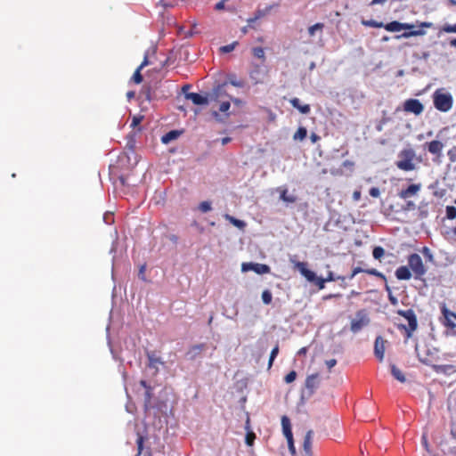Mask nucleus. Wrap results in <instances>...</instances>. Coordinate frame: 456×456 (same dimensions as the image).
Returning a JSON list of instances; mask_svg holds the SVG:
<instances>
[{"instance_id": "obj_1", "label": "nucleus", "mask_w": 456, "mask_h": 456, "mask_svg": "<svg viewBox=\"0 0 456 456\" xmlns=\"http://www.w3.org/2000/svg\"><path fill=\"white\" fill-rule=\"evenodd\" d=\"M362 24L365 27L370 28H384L387 31L389 32H399L401 30H406L402 35L395 36V37L396 39L424 36L426 34V31L423 28H430L433 27V24L428 21L420 22L419 25V29H414V24L402 23L397 20H393L391 22L384 24L383 22L377 21L374 20H362Z\"/></svg>"}, {"instance_id": "obj_2", "label": "nucleus", "mask_w": 456, "mask_h": 456, "mask_svg": "<svg viewBox=\"0 0 456 456\" xmlns=\"http://www.w3.org/2000/svg\"><path fill=\"white\" fill-rule=\"evenodd\" d=\"M396 313L398 315L403 316L408 322V325H397L398 330L404 331V342L406 343L412 337L414 331H416L418 329L417 316L412 309L398 310Z\"/></svg>"}, {"instance_id": "obj_3", "label": "nucleus", "mask_w": 456, "mask_h": 456, "mask_svg": "<svg viewBox=\"0 0 456 456\" xmlns=\"http://www.w3.org/2000/svg\"><path fill=\"white\" fill-rule=\"evenodd\" d=\"M399 159L395 162L397 168L403 171H412L416 168L414 159L416 158L415 151L411 148L402 150L398 154Z\"/></svg>"}, {"instance_id": "obj_4", "label": "nucleus", "mask_w": 456, "mask_h": 456, "mask_svg": "<svg viewBox=\"0 0 456 456\" xmlns=\"http://www.w3.org/2000/svg\"><path fill=\"white\" fill-rule=\"evenodd\" d=\"M433 102L436 110L447 112L452 108L453 98L449 93L438 89L433 94Z\"/></svg>"}, {"instance_id": "obj_5", "label": "nucleus", "mask_w": 456, "mask_h": 456, "mask_svg": "<svg viewBox=\"0 0 456 456\" xmlns=\"http://www.w3.org/2000/svg\"><path fill=\"white\" fill-rule=\"evenodd\" d=\"M294 266L308 281L314 282L319 289H324L326 281L322 277H318L315 273L309 270L307 268V263L297 261L295 262Z\"/></svg>"}, {"instance_id": "obj_6", "label": "nucleus", "mask_w": 456, "mask_h": 456, "mask_svg": "<svg viewBox=\"0 0 456 456\" xmlns=\"http://www.w3.org/2000/svg\"><path fill=\"white\" fill-rule=\"evenodd\" d=\"M408 265L412 271L416 280L421 279L427 273V268L422 261V258L417 253L409 255Z\"/></svg>"}, {"instance_id": "obj_7", "label": "nucleus", "mask_w": 456, "mask_h": 456, "mask_svg": "<svg viewBox=\"0 0 456 456\" xmlns=\"http://www.w3.org/2000/svg\"><path fill=\"white\" fill-rule=\"evenodd\" d=\"M370 317L365 309H361L356 312L355 318L351 321L350 330L353 333H357L364 327L370 324Z\"/></svg>"}, {"instance_id": "obj_8", "label": "nucleus", "mask_w": 456, "mask_h": 456, "mask_svg": "<svg viewBox=\"0 0 456 456\" xmlns=\"http://www.w3.org/2000/svg\"><path fill=\"white\" fill-rule=\"evenodd\" d=\"M441 313L443 319L441 323L447 329L453 330L456 328V313L451 311L444 303L441 305Z\"/></svg>"}, {"instance_id": "obj_9", "label": "nucleus", "mask_w": 456, "mask_h": 456, "mask_svg": "<svg viewBox=\"0 0 456 456\" xmlns=\"http://www.w3.org/2000/svg\"><path fill=\"white\" fill-rule=\"evenodd\" d=\"M403 110L418 116L423 112L424 106L418 99H408L403 103Z\"/></svg>"}, {"instance_id": "obj_10", "label": "nucleus", "mask_w": 456, "mask_h": 456, "mask_svg": "<svg viewBox=\"0 0 456 456\" xmlns=\"http://www.w3.org/2000/svg\"><path fill=\"white\" fill-rule=\"evenodd\" d=\"M226 85L227 82H224L215 86L211 94H209L210 101L218 102H221V100L224 97L231 98V96L227 94L225 90Z\"/></svg>"}, {"instance_id": "obj_11", "label": "nucleus", "mask_w": 456, "mask_h": 456, "mask_svg": "<svg viewBox=\"0 0 456 456\" xmlns=\"http://www.w3.org/2000/svg\"><path fill=\"white\" fill-rule=\"evenodd\" d=\"M254 271L257 274H265L269 273L271 271V268L269 265L265 264H258V263H243L242 264V271Z\"/></svg>"}, {"instance_id": "obj_12", "label": "nucleus", "mask_w": 456, "mask_h": 456, "mask_svg": "<svg viewBox=\"0 0 456 456\" xmlns=\"http://www.w3.org/2000/svg\"><path fill=\"white\" fill-rule=\"evenodd\" d=\"M425 148L429 153L436 157H441L444 149V143L438 140H433L425 143Z\"/></svg>"}, {"instance_id": "obj_13", "label": "nucleus", "mask_w": 456, "mask_h": 456, "mask_svg": "<svg viewBox=\"0 0 456 456\" xmlns=\"http://www.w3.org/2000/svg\"><path fill=\"white\" fill-rule=\"evenodd\" d=\"M385 343L386 341L380 336L377 337L375 339L374 354L379 362H382L384 359Z\"/></svg>"}, {"instance_id": "obj_14", "label": "nucleus", "mask_w": 456, "mask_h": 456, "mask_svg": "<svg viewBox=\"0 0 456 456\" xmlns=\"http://www.w3.org/2000/svg\"><path fill=\"white\" fill-rule=\"evenodd\" d=\"M265 73L259 65H256L249 72V77L254 85L261 84L264 81Z\"/></svg>"}, {"instance_id": "obj_15", "label": "nucleus", "mask_w": 456, "mask_h": 456, "mask_svg": "<svg viewBox=\"0 0 456 456\" xmlns=\"http://www.w3.org/2000/svg\"><path fill=\"white\" fill-rule=\"evenodd\" d=\"M206 349V344L201 343L192 346L186 353V357L191 360H196L201 353Z\"/></svg>"}, {"instance_id": "obj_16", "label": "nucleus", "mask_w": 456, "mask_h": 456, "mask_svg": "<svg viewBox=\"0 0 456 456\" xmlns=\"http://www.w3.org/2000/svg\"><path fill=\"white\" fill-rule=\"evenodd\" d=\"M185 98L191 100L195 105H207L210 101L208 97L203 96L198 93L185 94Z\"/></svg>"}, {"instance_id": "obj_17", "label": "nucleus", "mask_w": 456, "mask_h": 456, "mask_svg": "<svg viewBox=\"0 0 456 456\" xmlns=\"http://www.w3.org/2000/svg\"><path fill=\"white\" fill-rule=\"evenodd\" d=\"M313 431L309 430L306 432L304 443H303V451L305 456H314L313 452Z\"/></svg>"}, {"instance_id": "obj_18", "label": "nucleus", "mask_w": 456, "mask_h": 456, "mask_svg": "<svg viewBox=\"0 0 456 456\" xmlns=\"http://www.w3.org/2000/svg\"><path fill=\"white\" fill-rule=\"evenodd\" d=\"M420 188H421V185L419 183V184H411L406 189L402 190L399 192V197L401 199H404V200L408 199V198L417 194L419 191Z\"/></svg>"}, {"instance_id": "obj_19", "label": "nucleus", "mask_w": 456, "mask_h": 456, "mask_svg": "<svg viewBox=\"0 0 456 456\" xmlns=\"http://www.w3.org/2000/svg\"><path fill=\"white\" fill-rule=\"evenodd\" d=\"M395 277L400 281H408L411 278V273L409 266L402 265L395 270Z\"/></svg>"}, {"instance_id": "obj_20", "label": "nucleus", "mask_w": 456, "mask_h": 456, "mask_svg": "<svg viewBox=\"0 0 456 456\" xmlns=\"http://www.w3.org/2000/svg\"><path fill=\"white\" fill-rule=\"evenodd\" d=\"M149 64V61H148V55L145 54L144 55V58H143V61L140 64V66L136 69V70L134 71L133 77H132V80L135 83V84H140L142 83V76L141 74V70Z\"/></svg>"}, {"instance_id": "obj_21", "label": "nucleus", "mask_w": 456, "mask_h": 456, "mask_svg": "<svg viewBox=\"0 0 456 456\" xmlns=\"http://www.w3.org/2000/svg\"><path fill=\"white\" fill-rule=\"evenodd\" d=\"M290 104L298 110V111L302 114H308L311 111V108L309 104H301L300 100L297 97H294L289 100Z\"/></svg>"}, {"instance_id": "obj_22", "label": "nucleus", "mask_w": 456, "mask_h": 456, "mask_svg": "<svg viewBox=\"0 0 456 456\" xmlns=\"http://www.w3.org/2000/svg\"><path fill=\"white\" fill-rule=\"evenodd\" d=\"M281 426H282V431L283 434L287 438H291L293 436L292 430H291V424L290 420L287 416H282L281 418Z\"/></svg>"}, {"instance_id": "obj_23", "label": "nucleus", "mask_w": 456, "mask_h": 456, "mask_svg": "<svg viewBox=\"0 0 456 456\" xmlns=\"http://www.w3.org/2000/svg\"><path fill=\"white\" fill-rule=\"evenodd\" d=\"M318 379H319V375L317 373L312 374L306 378L305 387L307 389H309L311 393H313L314 390L317 387Z\"/></svg>"}, {"instance_id": "obj_24", "label": "nucleus", "mask_w": 456, "mask_h": 456, "mask_svg": "<svg viewBox=\"0 0 456 456\" xmlns=\"http://www.w3.org/2000/svg\"><path fill=\"white\" fill-rule=\"evenodd\" d=\"M433 369L436 372L445 375H449L456 371L455 367L452 364L434 365Z\"/></svg>"}, {"instance_id": "obj_25", "label": "nucleus", "mask_w": 456, "mask_h": 456, "mask_svg": "<svg viewBox=\"0 0 456 456\" xmlns=\"http://www.w3.org/2000/svg\"><path fill=\"white\" fill-rule=\"evenodd\" d=\"M391 374L395 379H397L401 383H404L406 381V378L403 371L400 369H398L395 364H391Z\"/></svg>"}, {"instance_id": "obj_26", "label": "nucleus", "mask_w": 456, "mask_h": 456, "mask_svg": "<svg viewBox=\"0 0 456 456\" xmlns=\"http://www.w3.org/2000/svg\"><path fill=\"white\" fill-rule=\"evenodd\" d=\"M271 10V7H267L265 10H257L254 15V17H251L248 19V24L249 26H252L257 20L263 18L265 16V14Z\"/></svg>"}, {"instance_id": "obj_27", "label": "nucleus", "mask_w": 456, "mask_h": 456, "mask_svg": "<svg viewBox=\"0 0 456 456\" xmlns=\"http://www.w3.org/2000/svg\"><path fill=\"white\" fill-rule=\"evenodd\" d=\"M147 357L149 360V367L151 368H158V364H163L160 358L155 354V353L150 352L147 353Z\"/></svg>"}, {"instance_id": "obj_28", "label": "nucleus", "mask_w": 456, "mask_h": 456, "mask_svg": "<svg viewBox=\"0 0 456 456\" xmlns=\"http://www.w3.org/2000/svg\"><path fill=\"white\" fill-rule=\"evenodd\" d=\"M224 217L229 221L232 225L236 226L239 229H244L246 226V223L242 220L237 219L234 216H230L229 214H225Z\"/></svg>"}, {"instance_id": "obj_29", "label": "nucleus", "mask_w": 456, "mask_h": 456, "mask_svg": "<svg viewBox=\"0 0 456 456\" xmlns=\"http://www.w3.org/2000/svg\"><path fill=\"white\" fill-rule=\"evenodd\" d=\"M180 134L181 133L177 130H171L162 136L161 141L163 143H168L171 141L175 140Z\"/></svg>"}, {"instance_id": "obj_30", "label": "nucleus", "mask_w": 456, "mask_h": 456, "mask_svg": "<svg viewBox=\"0 0 456 456\" xmlns=\"http://www.w3.org/2000/svg\"><path fill=\"white\" fill-rule=\"evenodd\" d=\"M280 199L287 203H294L297 200V198L295 196L288 194L287 189H283L281 191Z\"/></svg>"}, {"instance_id": "obj_31", "label": "nucleus", "mask_w": 456, "mask_h": 456, "mask_svg": "<svg viewBox=\"0 0 456 456\" xmlns=\"http://www.w3.org/2000/svg\"><path fill=\"white\" fill-rule=\"evenodd\" d=\"M307 135V130L304 126L298 127L297 132L293 135L295 141H303Z\"/></svg>"}, {"instance_id": "obj_32", "label": "nucleus", "mask_w": 456, "mask_h": 456, "mask_svg": "<svg viewBox=\"0 0 456 456\" xmlns=\"http://www.w3.org/2000/svg\"><path fill=\"white\" fill-rule=\"evenodd\" d=\"M228 83L235 87L241 88L245 86V83L241 79H238L235 75L229 76Z\"/></svg>"}, {"instance_id": "obj_33", "label": "nucleus", "mask_w": 456, "mask_h": 456, "mask_svg": "<svg viewBox=\"0 0 456 456\" xmlns=\"http://www.w3.org/2000/svg\"><path fill=\"white\" fill-rule=\"evenodd\" d=\"M231 103L229 100L221 102V104L219 106V111L225 114V117L228 118L230 114L228 113V110H230Z\"/></svg>"}, {"instance_id": "obj_34", "label": "nucleus", "mask_w": 456, "mask_h": 456, "mask_svg": "<svg viewBox=\"0 0 456 456\" xmlns=\"http://www.w3.org/2000/svg\"><path fill=\"white\" fill-rule=\"evenodd\" d=\"M385 255V250L382 247L378 246L373 248L372 256L375 259L380 260Z\"/></svg>"}, {"instance_id": "obj_35", "label": "nucleus", "mask_w": 456, "mask_h": 456, "mask_svg": "<svg viewBox=\"0 0 456 456\" xmlns=\"http://www.w3.org/2000/svg\"><path fill=\"white\" fill-rule=\"evenodd\" d=\"M324 28V24L323 23H315L314 25L311 26L308 28V34L311 36V37H314L315 35V32L317 30H320L322 31Z\"/></svg>"}, {"instance_id": "obj_36", "label": "nucleus", "mask_w": 456, "mask_h": 456, "mask_svg": "<svg viewBox=\"0 0 456 456\" xmlns=\"http://www.w3.org/2000/svg\"><path fill=\"white\" fill-rule=\"evenodd\" d=\"M253 55L258 59H261L262 61H265V50L264 48L257 46L254 47L252 49Z\"/></svg>"}, {"instance_id": "obj_37", "label": "nucleus", "mask_w": 456, "mask_h": 456, "mask_svg": "<svg viewBox=\"0 0 456 456\" xmlns=\"http://www.w3.org/2000/svg\"><path fill=\"white\" fill-rule=\"evenodd\" d=\"M262 300L265 305H270L272 303L273 295L269 289H265L262 292Z\"/></svg>"}, {"instance_id": "obj_38", "label": "nucleus", "mask_w": 456, "mask_h": 456, "mask_svg": "<svg viewBox=\"0 0 456 456\" xmlns=\"http://www.w3.org/2000/svg\"><path fill=\"white\" fill-rule=\"evenodd\" d=\"M278 354H279V346L276 345L271 351L270 358H269V362H268V369H270L272 367L273 361L276 358V356L278 355Z\"/></svg>"}, {"instance_id": "obj_39", "label": "nucleus", "mask_w": 456, "mask_h": 456, "mask_svg": "<svg viewBox=\"0 0 456 456\" xmlns=\"http://www.w3.org/2000/svg\"><path fill=\"white\" fill-rule=\"evenodd\" d=\"M446 217L450 220H453L456 218V208L453 206L446 207Z\"/></svg>"}, {"instance_id": "obj_40", "label": "nucleus", "mask_w": 456, "mask_h": 456, "mask_svg": "<svg viewBox=\"0 0 456 456\" xmlns=\"http://www.w3.org/2000/svg\"><path fill=\"white\" fill-rule=\"evenodd\" d=\"M143 442H144V438L142 436H141L140 434H138V436H137V439H136V444H137V456L142 454V450H143Z\"/></svg>"}, {"instance_id": "obj_41", "label": "nucleus", "mask_w": 456, "mask_h": 456, "mask_svg": "<svg viewBox=\"0 0 456 456\" xmlns=\"http://www.w3.org/2000/svg\"><path fill=\"white\" fill-rule=\"evenodd\" d=\"M237 42H233L230 45H224V46H221L220 47V51L224 53H231L234 50L235 46L237 45Z\"/></svg>"}, {"instance_id": "obj_42", "label": "nucleus", "mask_w": 456, "mask_h": 456, "mask_svg": "<svg viewBox=\"0 0 456 456\" xmlns=\"http://www.w3.org/2000/svg\"><path fill=\"white\" fill-rule=\"evenodd\" d=\"M199 209L203 213L208 212L211 210V203L209 201H202L199 205Z\"/></svg>"}, {"instance_id": "obj_43", "label": "nucleus", "mask_w": 456, "mask_h": 456, "mask_svg": "<svg viewBox=\"0 0 456 456\" xmlns=\"http://www.w3.org/2000/svg\"><path fill=\"white\" fill-rule=\"evenodd\" d=\"M297 378V372L295 370L289 371L285 377L284 381L288 384L292 383Z\"/></svg>"}, {"instance_id": "obj_44", "label": "nucleus", "mask_w": 456, "mask_h": 456, "mask_svg": "<svg viewBox=\"0 0 456 456\" xmlns=\"http://www.w3.org/2000/svg\"><path fill=\"white\" fill-rule=\"evenodd\" d=\"M365 273L368 274L381 278L383 280L386 279V276L382 273L379 272L377 269H366Z\"/></svg>"}, {"instance_id": "obj_45", "label": "nucleus", "mask_w": 456, "mask_h": 456, "mask_svg": "<svg viewBox=\"0 0 456 456\" xmlns=\"http://www.w3.org/2000/svg\"><path fill=\"white\" fill-rule=\"evenodd\" d=\"M447 156L451 162H452V163L456 162V146H453L452 148H451L448 151Z\"/></svg>"}, {"instance_id": "obj_46", "label": "nucleus", "mask_w": 456, "mask_h": 456, "mask_svg": "<svg viewBox=\"0 0 456 456\" xmlns=\"http://www.w3.org/2000/svg\"><path fill=\"white\" fill-rule=\"evenodd\" d=\"M287 442H288V447H289V450L291 455L295 456L297 452H296V447L294 444L293 436L291 438H287Z\"/></svg>"}, {"instance_id": "obj_47", "label": "nucleus", "mask_w": 456, "mask_h": 456, "mask_svg": "<svg viewBox=\"0 0 456 456\" xmlns=\"http://www.w3.org/2000/svg\"><path fill=\"white\" fill-rule=\"evenodd\" d=\"M327 281H334L336 280H341L345 281V277L338 276L335 277L334 273L332 272H329L327 277L324 279Z\"/></svg>"}, {"instance_id": "obj_48", "label": "nucleus", "mask_w": 456, "mask_h": 456, "mask_svg": "<svg viewBox=\"0 0 456 456\" xmlns=\"http://www.w3.org/2000/svg\"><path fill=\"white\" fill-rule=\"evenodd\" d=\"M443 31H444L446 33H456V23L453 25L445 24L443 27Z\"/></svg>"}, {"instance_id": "obj_49", "label": "nucleus", "mask_w": 456, "mask_h": 456, "mask_svg": "<svg viewBox=\"0 0 456 456\" xmlns=\"http://www.w3.org/2000/svg\"><path fill=\"white\" fill-rule=\"evenodd\" d=\"M256 439V435L253 432H248L246 435V444L251 446Z\"/></svg>"}, {"instance_id": "obj_50", "label": "nucleus", "mask_w": 456, "mask_h": 456, "mask_svg": "<svg viewBox=\"0 0 456 456\" xmlns=\"http://www.w3.org/2000/svg\"><path fill=\"white\" fill-rule=\"evenodd\" d=\"M421 252L428 260H429V261L433 260V255L428 247H423L421 249Z\"/></svg>"}, {"instance_id": "obj_51", "label": "nucleus", "mask_w": 456, "mask_h": 456, "mask_svg": "<svg viewBox=\"0 0 456 456\" xmlns=\"http://www.w3.org/2000/svg\"><path fill=\"white\" fill-rule=\"evenodd\" d=\"M365 270L366 269H362L361 267H354L351 274L349 275V279L352 280L353 278H354L355 275H357L360 273H365Z\"/></svg>"}, {"instance_id": "obj_52", "label": "nucleus", "mask_w": 456, "mask_h": 456, "mask_svg": "<svg viewBox=\"0 0 456 456\" xmlns=\"http://www.w3.org/2000/svg\"><path fill=\"white\" fill-rule=\"evenodd\" d=\"M142 120V116H134L131 122V126L135 127L137 126Z\"/></svg>"}, {"instance_id": "obj_53", "label": "nucleus", "mask_w": 456, "mask_h": 456, "mask_svg": "<svg viewBox=\"0 0 456 456\" xmlns=\"http://www.w3.org/2000/svg\"><path fill=\"white\" fill-rule=\"evenodd\" d=\"M369 193L373 198H378L380 195L379 189L377 187L370 188Z\"/></svg>"}, {"instance_id": "obj_54", "label": "nucleus", "mask_w": 456, "mask_h": 456, "mask_svg": "<svg viewBox=\"0 0 456 456\" xmlns=\"http://www.w3.org/2000/svg\"><path fill=\"white\" fill-rule=\"evenodd\" d=\"M228 0H221L220 2H218L216 5H215V9L216 11H222V10H224L225 9V2H227Z\"/></svg>"}, {"instance_id": "obj_55", "label": "nucleus", "mask_w": 456, "mask_h": 456, "mask_svg": "<svg viewBox=\"0 0 456 456\" xmlns=\"http://www.w3.org/2000/svg\"><path fill=\"white\" fill-rule=\"evenodd\" d=\"M336 364H337L336 359H330V360L326 361V365L330 370L331 368H333Z\"/></svg>"}, {"instance_id": "obj_56", "label": "nucleus", "mask_w": 456, "mask_h": 456, "mask_svg": "<svg viewBox=\"0 0 456 456\" xmlns=\"http://www.w3.org/2000/svg\"><path fill=\"white\" fill-rule=\"evenodd\" d=\"M310 139L313 143H315L321 139V137L317 134L312 133L310 135Z\"/></svg>"}, {"instance_id": "obj_57", "label": "nucleus", "mask_w": 456, "mask_h": 456, "mask_svg": "<svg viewBox=\"0 0 456 456\" xmlns=\"http://www.w3.org/2000/svg\"><path fill=\"white\" fill-rule=\"evenodd\" d=\"M212 116L215 118L216 120L222 121V118L216 110L212 111Z\"/></svg>"}, {"instance_id": "obj_58", "label": "nucleus", "mask_w": 456, "mask_h": 456, "mask_svg": "<svg viewBox=\"0 0 456 456\" xmlns=\"http://www.w3.org/2000/svg\"><path fill=\"white\" fill-rule=\"evenodd\" d=\"M353 199L354 200H359L361 199V191H355L354 193H353Z\"/></svg>"}, {"instance_id": "obj_59", "label": "nucleus", "mask_w": 456, "mask_h": 456, "mask_svg": "<svg viewBox=\"0 0 456 456\" xmlns=\"http://www.w3.org/2000/svg\"><path fill=\"white\" fill-rule=\"evenodd\" d=\"M387 120L384 118L380 121V123L377 126V130L378 131H382L383 129V125L386 124Z\"/></svg>"}, {"instance_id": "obj_60", "label": "nucleus", "mask_w": 456, "mask_h": 456, "mask_svg": "<svg viewBox=\"0 0 456 456\" xmlns=\"http://www.w3.org/2000/svg\"><path fill=\"white\" fill-rule=\"evenodd\" d=\"M229 99H230L231 101H232V102H233L235 105H240V104H241V102H241V100H240V99H238V98H232V97H231V98H229Z\"/></svg>"}, {"instance_id": "obj_61", "label": "nucleus", "mask_w": 456, "mask_h": 456, "mask_svg": "<svg viewBox=\"0 0 456 456\" xmlns=\"http://www.w3.org/2000/svg\"><path fill=\"white\" fill-rule=\"evenodd\" d=\"M144 271H145V266H144V265H142V266L141 267V269H140V272H139V276H140L142 280H144V276H143V275H144Z\"/></svg>"}, {"instance_id": "obj_62", "label": "nucleus", "mask_w": 456, "mask_h": 456, "mask_svg": "<svg viewBox=\"0 0 456 456\" xmlns=\"http://www.w3.org/2000/svg\"><path fill=\"white\" fill-rule=\"evenodd\" d=\"M387 0H372L370 4L371 5H374V4H384L385 2H387Z\"/></svg>"}, {"instance_id": "obj_63", "label": "nucleus", "mask_w": 456, "mask_h": 456, "mask_svg": "<svg viewBox=\"0 0 456 456\" xmlns=\"http://www.w3.org/2000/svg\"><path fill=\"white\" fill-rule=\"evenodd\" d=\"M340 297V294H330V295L324 297V299H330L332 297Z\"/></svg>"}, {"instance_id": "obj_64", "label": "nucleus", "mask_w": 456, "mask_h": 456, "mask_svg": "<svg viewBox=\"0 0 456 456\" xmlns=\"http://www.w3.org/2000/svg\"><path fill=\"white\" fill-rule=\"evenodd\" d=\"M230 142H231V138L230 137H224V138L222 139V144L223 145H225V144H227Z\"/></svg>"}]
</instances>
